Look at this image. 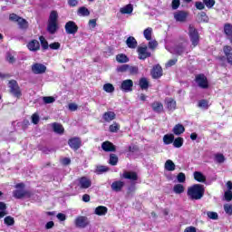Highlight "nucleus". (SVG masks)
Segmentation results:
<instances>
[{
  "instance_id": "obj_1",
  "label": "nucleus",
  "mask_w": 232,
  "mask_h": 232,
  "mask_svg": "<svg viewBox=\"0 0 232 232\" xmlns=\"http://www.w3.org/2000/svg\"><path fill=\"white\" fill-rule=\"evenodd\" d=\"M206 193V188L202 184H194L188 188L187 196L190 200H200Z\"/></svg>"
},
{
  "instance_id": "obj_2",
  "label": "nucleus",
  "mask_w": 232,
  "mask_h": 232,
  "mask_svg": "<svg viewBox=\"0 0 232 232\" xmlns=\"http://www.w3.org/2000/svg\"><path fill=\"white\" fill-rule=\"evenodd\" d=\"M59 19V14L57 11H52L49 15V20L47 24V32L53 35L59 30V24L57 23Z\"/></svg>"
},
{
  "instance_id": "obj_3",
  "label": "nucleus",
  "mask_w": 232,
  "mask_h": 232,
  "mask_svg": "<svg viewBox=\"0 0 232 232\" xmlns=\"http://www.w3.org/2000/svg\"><path fill=\"white\" fill-rule=\"evenodd\" d=\"M188 37L190 39L191 48H197V46L200 44V34H198V30L191 24L188 25Z\"/></svg>"
},
{
  "instance_id": "obj_4",
  "label": "nucleus",
  "mask_w": 232,
  "mask_h": 232,
  "mask_svg": "<svg viewBox=\"0 0 232 232\" xmlns=\"http://www.w3.org/2000/svg\"><path fill=\"white\" fill-rule=\"evenodd\" d=\"M8 88L11 95H14V97H16V99H20V97H22L23 92H21V87H19L17 81L10 80L8 82Z\"/></svg>"
},
{
  "instance_id": "obj_5",
  "label": "nucleus",
  "mask_w": 232,
  "mask_h": 232,
  "mask_svg": "<svg viewBox=\"0 0 232 232\" xmlns=\"http://www.w3.org/2000/svg\"><path fill=\"white\" fill-rule=\"evenodd\" d=\"M195 82L202 90H208V88H209V82L208 81V77L204 73L197 74L195 76Z\"/></svg>"
},
{
  "instance_id": "obj_6",
  "label": "nucleus",
  "mask_w": 232,
  "mask_h": 232,
  "mask_svg": "<svg viewBox=\"0 0 232 232\" xmlns=\"http://www.w3.org/2000/svg\"><path fill=\"white\" fill-rule=\"evenodd\" d=\"M74 225L80 229H84L90 226V219L86 216H78L74 220Z\"/></svg>"
},
{
  "instance_id": "obj_7",
  "label": "nucleus",
  "mask_w": 232,
  "mask_h": 232,
  "mask_svg": "<svg viewBox=\"0 0 232 232\" xmlns=\"http://www.w3.org/2000/svg\"><path fill=\"white\" fill-rule=\"evenodd\" d=\"M223 53L225 56L219 57V61H224L226 59L227 64L232 66V47L231 45H225L223 47Z\"/></svg>"
},
{
  "instance_id": "obj_8",
  "label": "nucleus",
  "mask_w": 232,
  "mask_h": 232,
  "mask_svg": "<svg viewBox=\"0 0 232 232\" xmlns=\"http://www.w3.org/2000/svg\"><path fill=\"white\" fill-rule=\"evenodd\" d=\"M65 32L68 34V35H75L77 32H79V26L75 22L73 21H69L65 24Z\"/></svg>"
},
{
  "instance_id": "obj_9",
  "label": "nucleus",
  "mask_w": 232,
  "mask_h": 232,
  "mask_svg": "<svg viewBox=\"0 0 232 232\" xmlns=\"http://www.w3.org/2000/svg\"><path fill=\"white\" fill-rule=\"evenodd\" d=\"M189 17V12L179 10L174 13V19L177 23H186Z\"/></svg>"
},
{
  "instance_id": "obj_10",
  "label": "nucleus",
  "mask_w": 232,
  "mask_h": 232,
  "mask_svg": "<svg viewBox=\"0 0 232 232\" xmlns=\"http://www.w3.org/2000/svg\"><path fill=\"white\" fill-rule=\"evenodd\" d=\"M138 58L140 61H146L149 57H151V53L148 52V46H139L137 49Z\"/></svg>"
},
{
  "instance_id": "obj_11",
  "label": "nucleus",
  "mask_w": 232,
  "mask_h": 232,
  "mask_svg": "<svg viewBox=\"0 0 232 232\" xmlns=\"http://www.w3.org/2000/svg\"><path fill=\"white\" fill-rule=\"evenodd\" d=\"M68 145L71 150H73V151H77L81 148V146H82V140L79 137H72L69 139Z\"/></svg>"
},
{
  "instance_id": "obj_12",
  "label": "nucleus",
  "mask_w": 232,
  "mask_h": 232,
  "mask_svg": "<svg viewBox=\"0 0 232 232\" xmlns=\"http://www.w3.org/2000/svg\"><path fill=\"white\" fill-rule=\"evenodd\" d=\"M31 70L34 75H42L43 73H46V65L35 63L31 66Z\"/></svg>"
},
{
  "instance_id": "obj_13",
  "label": "nucleus",
  "mask_w": 232,
  "mask_h": 232,
  "mask_svg": "<svg viewBox=\"0 0 232 232\" xmlns=\"http://www.w3.org/2000/svg\"><path fill=\"white\" fill-rule=\"evenodd\" d=\"M78 187L80 189H88L89 188H92V179H90L88 177H81L78 178Z\"/></svg>"
},
{
  "instance_id": "obj_14",
  "label": "nucleus",
  "mask_w": 232,
  "mask_h": 232,
  "mask_svg": "<svg viewBox=\"0 0 232 232\" xmlns=\"http://www.w3.org/2000/svg\"><path fill=\"white\" fill-rule=\"evenodd\" d=\"M150 75L152 79H160V77L164 75V71L162 70V66H160V64L154 65L150 71Z\"/></svg>"
},
{
  "instance_id": "obj_15",
  "label": "nucleus",
  "mask_w": 232,
  "mask_h": 232,
  "mask_svg": "<svg viewBox=\"0 0 232 232\" xmlns=\"http://www.w3.org/2000/svg\"><path fill=\"white\" fill-rule=\"evenodd\" d=\"M13 196L14 198H17V199L31 198L32 191H30V190H14L13 192Z\"/></svg>"
},
{
  "instance_id": "obj_16",
  "label": "nucleus",
  "mask_w": 232,
  "mask_h": 232,
  "mask_svg": "<svg viewBox=\"0 0 232 232\" xmlns=\"http://www.w3.org/2000/svg\"><path fill=\"white\" fill-rule=\"evenodd\" d=\"M121 177V179L131 180V182H137L139 180V175L135 171L125 170Z\"/></svg>"
},
{
  "instance_id": "obj_17",
  "label": "nucleus",
  "mask_w": 232,
  "mask_h": 232,
  "mask_svg": "<svg viewBox=\"0 0 232 232\" xmlns=\"http://www.w3.org/2000/svg\"><path fill=\"white\" fill-rule=\"evenodd\" d=\"M102 150L106 153L117 151V147L111 141L106 140L102 143Z\"/></svg>"
},
{
  "instance_id": "obj_18",
  "label": "nucleus",
  "mask_w": 232,
  "mask_h": 232,
  "mask_svg": "<svg viewBox=\"0 0 232 232\" xmlns=\"http://www.w3.org/2000/svg\"><path fill=\"white\" fill-rule=\"evenodd\" d=\"M27 49L29 52H39L41 50V44L37 40L33 39L27 43Z\"/></svg>"
},
{
  "instance_id": "obj_19",
  "label": "nucleus",
  "mask_w": 232,
  "mask_h": 232,
  "mask_svg": "<svg viewBox=\"0 0 232 232\" xmlns=\"http://www.w3.org/2000/svg\"><path fill=\"white\" fill-rule=\"evenodd\" d=\"M125 183L122 180H116L111 183V189L112 191H115L116 193H120V191H122V188H124Z\"/></svg>"
},
{
  "instance_id": "obj_20",
  "label": "nucleus",
  "mask_w": 232,
  "mask_h": 232,
  "mask_svg": "<svg viewBox=\"0 0 232 232\" xmlns=\"http://www.w3.org/2000/svg\"><path fill=\"white\" fill-rule=\"evenodd\" d=\"M121 90L122 92H131L133 90V81L132 80H125L121 82Z\"/></svg>"
},
{
  "instance_id": "obj_21",
  "label": "nucleus",
  "mask_w": 232,
  "mask_h": 232,
  "mask_svg": "<svg viewBox=\"0 0 232 232\" xmlns=\"http://www.w3.org/2000/svg\"><path fill=\"white\" fill-rule=\"evenodd\" d=\"M150 106L155 113H162L164 111V105L160 102H153Z\"/></svg>"
},
{
  "instance_id": "obj_22",
  "label": "nucleus",
  "mask_w": 232,
  "mask_h": 232,
  "mask_svg": "<svg viewBox=\"0 0 232 232\" xmlns=\"http://www.w3.org/2000/svg\"><path fill=\"white\" fill-rule=\"evenodd\" d=\"M166 106L169 111H175L177 110V102L173 98L166 100Z\"/></svg>"
},
{
  "instance_id": "obj_23",
  "label": "nucleus",
  "mask_w": 232,
  "mask_h": 232,
  "mask_svg": "<svg viewBox=\"0 0 232 232\" xmlns=\"http://www.w3.org/2000/svg\"><path fill=\"white\" fill-rule=\"evenodd\" d=\"M184 131H186V128L184 127V125L180 123L176 124L172 129V132L174 133V135H178V136L182 135Z\"/></svg>"
},
{
  "instance_id": "obj_24",
  "label": "nucleus",
  "mask_w": 232,
  "mask_h": 232,
  "mask_svg": "<svg viewBox=\"0 0 232 232\" xmlns=\"http://www.w3.org/2000/svg\"><path fill=\"white\" fill-rule=\"evenodd\" d=\"M223 30H224L225 35H227V39L229 41H231V39H232V24L229 23L225 24Z\"/></svg>"
},
{
  "instance_id": "obj_25",
  "label": "nucleus",
  "mask_w": 232,
  "mask_h": 232,
  "mask_svg": "<svg viewBox=\"0 0 232 232\" xmlns=\"http://www.w3.org/2000/svg\"><path fill=\"white\" fill-rule=\"evenodd\" d=\"M116 114L113 111H106L102 115V119L105 122H111V121H115Z\"/></svg>"
},
{
  "instance_id": "obj_26",
  "label": "nucleus",
  "mask_w": 232,
  "mask_h": 232,
  "mask_svg": "<svg viewBox=\"0 0 232 232\" xmlns=\"http://www.w3.org/2000/svg\"><path fill=\"white\" fill-rule=\"evenodd\" d=\"M126 44L128 46V48H130L132 50H135V48H137V39H135V37L133 36H129L126 40Z\"/></svg>"
},
{
  "instance_id": "obj_27",
  "label": "nucleus",
  "mask_w": 232,
  "mask_h": 232,
  "mask_svg": "<svg viewBox=\"0 0 232 232\" xmlns=\"http://www.w3.org/2000/svg\"><path fill=\"white\" fill-rule=\"evenodd\" d=\"M108 213V208L105 206H98L95 210L94 214L97 215L98 217H104Z\"/></svg>"
},
{
  "instance_id": "obj_28",
  "label": "nucleus",
  "mask_w": 232,
  "mask_h": 232,
  "mask_svg": "<svg viewBox=\"0 0 232 232\" xmlns=\"http://www.w3.org/2000/svg\"><path fill=\"white\" fill-rule=\"evenodd\" d=\"M53 130L54 133H58V135H63V133H64V127H63V124L61 123L53 122Z\"/></svg>"
},
{
  "instance_id": "obj_29",
  "label": "nucleus",
  "mask_w": 232,
  "mask_h": 232,
  "mask_svg": "<svg viewBox=\"0 0 232 232\" xmlns=\"http://www.w3.org/2000/svg\"><path fill=\"white\" fill-rule=\"evenodd\" d=\"M175 140V135L172 133L165 134L163 136V142L166 144V146H169V144H173V141Z\"/></svg>"
},
{
  "instance_id": "obj_30",
  "label": "nucleus",
  "mask_w": 232,
  "mask_h": 232,
  "mask_svg": "<svg viewBox=\"0 0 232 232\" xmlns=\"http://www.w3.org/2000/svg\"><path fill=\"white\" fill-rule=\"evenodd\" d=\"M139 85L141 90H148L150 88V82L146 77H142L140 79Z\"/></svg>"
},
{
  "instance_id": "obj_31",
  "label": "nucleus",
  "mask_w": 232,
  "mask_h": 232,
  "mask_svg": "<svg viewBox=\"0 0 232 232\" xmlns=\"http://www.w3.org/2000/svg\"><path fill=\"white\" fill-rule=\"evenodd\" d=\"M40 44L42 47V50L46 51L50 48V44H48V40L44 38V35L39 36Z\"/></svg>"
},
{
  "instance_id": "obj_32",
  "label": "nucleus",
  "mask_w": 232,
  "mask_h": 232,
  "mask_svg": "<svg viewBox=\"0 0 232 232\" xmlns=\"http://www.w3.org/2000/svg\"><path fill=\"white\" fill-rule=\"evenodd\" d=\"M77 14L82 17H88L90 15V10L86 6H81L78 8Z\"/></svg>"
},
{
  "instance_id": "obj_33",
  "label": "nucleus",
  "mask_w": 232,
  "mask_h": 232,
  "mask_svg": "<svg viewBox=\"0 0 232 232\" xmlns=\"http://www.w3.org/2000/svg\"><path fill=\"white\" fill-rule=\"evenodd\" d=\"M165 169H166L167 171H175V169H176V165H175V163L173 162V160H168L165 162Z\"/></svg>"
},
{
  "instance_id": "obj_34",
  "label": "nucleus",
  "mask_w": 232,
  "mask_h": 232,
  "mask_svg": "<svg viewBox=\"0 0 232 232\" xmlns=\"http://www.w3.org/2000/svg\"><path fill=\"white\" fill-rule=\"evenodd\" d=\"M194 179L197 182H206V176L200 171L194 172Z\"/></svg>"
},
{
  "instance_id": "obj_35",
  "label": "nucleus",
  "mask_w": 232,
  "mask_h": 232,
  "mask_svg": "<svg viewBox=\"0 0 232 232\" xmlns=\"http://www.w3.org/2000/svg\"><path fill=\"white\" fill-rule=\"evenodd\" d=\"M185 189L186 188H184V185H182V184H176L173 187V191H174V193H176V195H182V193H184Z\"/></svg>"
},
{
  "instance_id": "obj_36",
  "label": "nucleus",
  "mask_w": 232,
  "mask_h": 232,
  "mask_svg": "<svg viewBox=\"0 0 232 232\" xmlns=\"http://www.w3.org/2000/svg\"><path fill=\"white\" fill-rule=\"evenodd\" d=\"M109 164L111 166H117V164H119V157L117 156V154H110Z\"/></svg>"
},
{
  "instance_id": "obj_37",
  "label": "nucleus",
  "mask_w": 232,
  "mask_h": 232,
  "mask_svg": "<svg viewBox=\"0 0 232 232\" xmlns=\"http://www.w3.org/2000/svg\"><path fill=\"white\" fill-rule=\"evenodd\" d=\"M20 30H27L28 29V21L26 19L21 17L17 22Z\"/></svg>"
},
{
  "instance_id": "obj_38",
  "label": "nucleus",
  "mask_w": 232,
  "mask_h": 232,
  "mask_svg": "<svg viewBox=\"0 0 232 232\" xmlns=\"http://www.w3.org/2000/svg\"><path fill=\"white\" fill-rule=\"evenodd\" d=\"M174 148H182L184 145V138L178 137L172 141Z\"/></svg>"
},
{
  "instance_id": "obj_39",
  "label": "nucleus",
  "mask_w": 232,
  "mask_h": 232,
  "mask_svg": "<svg viewBox=\"0 0 232 232\" xmlns=\"http://www.w3.org/2000/svg\"><path fill=\"white\" fill-rule=\"evenodd\" d=\"M108 171H110V167L108 166L100 165L96 168L97 175H102V173H106Z\"/></svg>"
},
{
  "instance_id": "obj_40",
  "label": "nucleus",
  "mask_w": 232,
  "mask_h": 232,
  "mask_svg": "<svg viewBox=\"0 0 232 232\" xmlns=\"http://www.w3.org/2000/svg\"><path fill=\"white\" fill-rule=\"evenodd\" d=\"M116 61L120 63H128L130 61V58L126 54L121 53L116 55Z\"/></svg>"
},
{
  "instance_id": "obj_41",
  "label": "nucleus",
  "mask_w": 232,
  "mask_h": 232,
  "mask_svg": "<svg viewBox=\"0 0 232 232\" xmlns=\"http://www.w3.org/2000/svg\"><path fill=\"white\" fill-rule=\"evenodd\" d=\"M121 14H131L133 12V5L130 4L120 9Z\"/></svg>"
},
{
  "instance_id": "obj_42",
  "label": "nucleus",
  "mask_w": 232,
  "mask_h": 232,
  "mask_svg": "<svg viewBox=\"0 0 232 232\" xmlns=\"http://www.w3.org/2000/svg\"><path fill=\"white\" fill-rule=\"evenodd\" d=\"M119 130H121V125L117 122H113V124L109 126V131H111V133H117Z\"/></svg>"
},
{
  "instance_id": "obj_43",
  "label": "nucleus",
  "mask_w": 232,
  "mask_h": 232,
  "mask_svg": "<svg viewBox=\"0 0 232 232\" xmlns=\"http://www.w3.org/2000/svg\"><path fill=\"white\" fill-rule=\"evenodd\" d=\"M103 90L107 93H113L115 92V87L111 83H105L103 85Z\"/></svg>"
},
{
  "instance_id": "obj_44",
  "label": "nucleus",
  "mask_w": 232,
  "mask_h": 232,
  "mask_svg": "<svg viewBox=\"0 0 232 232\" xmlns=\"http://www.w3.org/2000/svg\"><path fill=\"white\" fill-rule=\"evenodd\" d=\"M153 29L151 27H148L143 31V35L147 41H150Z\"/></svg>"
},
{
  "instance_id": "obj_45",
  "label": "nucleus",
  "mask_w": 232,
  "mask_h": 232,
  "mask_svg": "<svg viewBox=\"0 0 232 232\" xmlns=\"http://www.w3.org/2000/svg\"><path fill=\"white\" fill-rule=\"evenodd\" d=\"M6 215V203L0 201V218H4Z\"/></svg>"
},
{
  "instance_id": "obj_46",
  "label": "nucleus",
  "mask_w": 232,
  "mask_h": 232,
  "mask_svg": "<svg viewBox=\"0 0 232 232\" xmlns=\"http://www.w3.org/2000/svg\"><path fill=\"white\" fill-rule=\"evenodd\" d=\"M4 224H5V226H14V224H15V219L11 216H7L4 219Z\"/></svg>"
},
{
  "instance_id": "obj_47",
  "label": "nucleus",
  "mask_w": 232,
  "mask_h": 232,
  "mask_svg": "<svg viewBox=\"0 0 232 232\" xmlns=\"http://www.w3.org/2000/svg\"><path fill=\"white\" fill-rule=\"evenodd\" d=\"M215 160L216 162H218V164H223V162L226 161V157L224 156V154L218 153L215 155Z\"/></svg>"
},
{
  "instance_id": "obj_48",
  "label": "nucleus",
  "mask_w": 232,
  "mask_h": 232,
  "mask_svg": "<svg viewBox=\"0 0 232 232\" xmlns=\"http://www.w3.org/2000/svg\"><path fill=\"white\" fill-rule=\"evenodd\" d=\"M198 108H204L208 110L209 108V102L208 100H200L198 103Z\"/></svg>"
},
{
  "instance_id": "obj_49",
  "label": "nucleus",
  "mask_w": 232,
  "mask_h": 232,
  "mask_svg": "<svg viewBox=\"0 0 232 232\" xmlns=\"http://www.w3.org/2000/svg\"><path fill=\"white\" fill-rule=\"evenodd\" d=\"M198 15H199L200 23H208L209 17H208V14H206V12H201L198 14Z\"/></svg>"
},
{
  "instance_id": "obj_50",
  "label": "nucleus",
  "mask_w": 232,
  "mask_h": 232,
  "mask_svg": "<svg viewBox=\"0 0 232 232\" xmlns=\"http://www.w3.org/2000/svg\"><path fill=\"white\" fill-rule=\"evenodd\" d=\"M129 70H130V64H122L117 67V72H119L120 73H124L126 72H129Z\"/></svg>"
},
{
  "instance_id": "obj_51",
  "label": "nucleus",
  "mask_w": 232,
  "mask_h": 232,
  "mask_svg": "<svg viewBox=\"0 0 232 232\" xmlns=\"http://www.w3.org/2000/svg\"><path fill=\"white\" fill-rule=\"evenodd\" d=\"M43 101H44V104H52V103L55 102V98L53 96H44L43 98Z\"/></svg>"
},
{
  "instance_id": "obj_52",
  "label": "nucleus",
  "mask_w": 232,
  "mask_h": 232,
  "mask_svg": "<svg viewBox=\"0 0 232 232\" xmlns=\"http://www.w3.org/2000/svg\"><path fill=\"white\" fill-rule=\"evenodd\" d=\"M5 61H7L9 64H14V63H15V57L12 55V53H6Z\"/></svg>"
},
{
  "instance_id": "obj_53",
  "label": "nucleus",
  "mask_w": 232,
  "mask_h": 232,
  "mask_svg": "<svg viewBox=\"0 0 232 232\" xmlns=\"http://www.w3.org/2000/svg\"><path fill=\"white\" fill-rule=\"evenodd\" d=\"M157 46H159V43L156 40L150 41L148 44V47L152 51H155Z\"/></svg>"
},
{
  "instance_id": "obj_54",
  "label": "nucleus",
  "mask_w": 232,
  "mask_h": 232,
  "mask_svg": "<svg viewBox=\"0 0 232 232\" xmlns=\"http://www.w3.org/2000/svg\"><path fill=\"white\" fill-rule=\"evenodd\" d=\"M177 180L180 184H184V182H186V174H184L183 172H179L177 176Z\"/></svg>"
},
{
  "instance_id": "obj_55",
  "label": "nucleus",
  "mask_w": 232,
  "mask_h": 232,
  "mask_svg": "<svg viewBox=\"0 0 232 232\" xmlns=\"http://www.w3.org/2000/svg\"><path fill=\"white\" fill-rule=\"evenodd\" d=\"M207 216L208 217V218H210L211 220H218V214L217 212H212V211H208L207 213Z\"/></svg>"
},
{
  "instance_id": "obj_56",
  "label": "nucleus",
  "mask_w": 232,
  "mask_h": 232,
  "mask_svg": "<svg viewBox=\"0 0 232 232\" xmlns=\"http://www.w3.org/2000/svg\"><path fill=\"white\" fill-rule=\"evenodd\" d=\"M225 200L227 202H231L232 200V190H227L224 194Z\"/></svg>"
},
{
  "instance_id": "obj_57",
  "label": "nucleus",
  "mask_w": 232,
  "mask_h": 232,
  "mask_svg": "<svg viewBox=\"0 0 232 232\" xmlns=\"http://www.w3.org/2000/svg\"><path fill=\"white\" fill-rule=\"evenodd\" d=\"M129 72L130 73V75H137V73H139V67L129 65Z\"/></svg>"
},
{
  "instance_id": "obj_58",
  "label": "nucleus",
  "mask_w": 232,
  "mask_h": 232,
  "mask_svg": "<svg viewBox=\"0 0 232 232\" xmlns=\"http://www.w3.org/2000/svg\"><path fill=\"white\" fill-rule=\"evenodd\" d=\"M224 211L227 215H232V205L231 204H225L224 205Z\"/></svg>"
},
{
  "instance_id": "obj_59",
  "label": "nucleus",
  "mask_w": 232,
  "mask_h": 232,
  "mask_svg": "<svg viewBox=\"0 0 232 232\" xmlns=\"http://www.w3.org/2000/svg\"><path fill=\"white\" fill-rule=\"evenodd\" d=\"M178 61L179 59L177 58L169 60L168 63H166V68H171V66H175Z\"/></svg>"
},
{
  "instance_id": "obj_60",
  "label": "nucleus",
  "mask_w": 232,
  "mask_h": 232,
  "mask_svg": "<svg viewBox=\"0 0 232 232\" xmlns=\"http://www.w3.org/2000/svg\"><path fill=\"white\" fill-rule=\"evenodd\" d=\"M203 3L207 8H213L215 6V0H203Z\"/></svg>"
},
{
  "instance_id": "obj_61",
  "label": "nucleus",
  "mask_w": 232,
  "mask_h": 232,
  "mask_svg": "<svg viewBox=\"0 0 232 232\" xmlns=\"http://www.w3.org/2000/svg\"><path fill=\"white\" fill-rule=\"evenodd\" d=\"M179 6H180V0H172L171 2L172 10H179Z\"/></svg>"
},
{
  "instance_id": "obj_62",
  "label": "nucleus",
  "mask_w": 232,
  "mask_h": 232,
  "mask_svg": "<svg viewBox=\"0 0 232 232\" xmlns=\"http://www.w3.org/2000/svg\"><path fill=\"white\" fill-rule=\"evenodd\" d=\"M51 50H59L61 48V44L59 42H54L49 44Z\"/></svg>"
},
{
  "instance_id": "obj_63",
  "label": "nucleus",
  "mask_w": 232,
  "mask_h": 232,
  "mask_svg": "<svg viewBox=\"0 0 232 232\" xmlns=\"http://www.w3.org/2000/svg\"><path fill=\"white\" fill-rule=\"evenodd\" d=\"M21 19V16L17 15L16 14H11L9 15V20L13 21L14 23H18V21Z\"/></svg>"
},
{
  "instance_id": "obj_64",
  "label": "nucleus",
  "mask_w": 232,
  "mask_h": 232,
  "mask_svg": "<svg viewBox=\"0 0 232 232\" xmlns=\"http://www.w3.org/2000/svg\"><path fill=\"white\" fill-rule=\"evenodd\" d=\"M137 188H135V183H132L128 188H127V195H133Z\"/></svg>"
}]
</instances>
